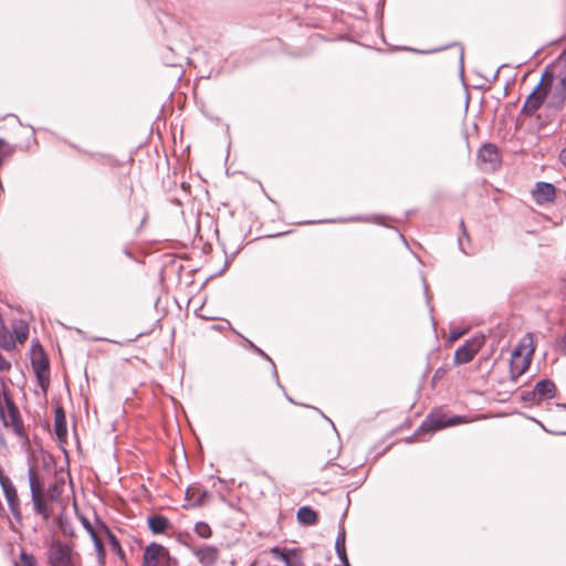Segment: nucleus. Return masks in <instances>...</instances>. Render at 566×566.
<instances>
[{
    "label": "nucleus",
    "mask_w": 566,
    "mask_h": 566,
    "mask_svg": "<svg viewBox=\"0 0 566 566\" xmlns=\"http://www.w3.org/2000/svg\"><path fill=\"white\" fill-rule=\"evenodd\" d=\"M0 421L6 429L11 430L19 439L29 440L20 410L3 378L0 379Z\"/></svg>",
    "instance_id": "obj_1"
},
{
    "label": "nucleus",
    "mask_w": 566,
    "mask_h": 566,
    "mask_svg": "<svg viewBox=\"0 0 566 566\" xmlns=\"http://www.w3.org/2000/svg\"><path fill=\"white\" fill-rule=\"evenodd\" d=\"M535 346L532 334H526L514 348L510 360V377L516 381L531 366Z\"/></svg>",
    "instance_id": "obj_2"
},
{
    "label": "nucleus",
    "mask_w": 566,
    "mask_h": 566,
    "mask_svg": "<svg viewBox=\"0 0 566 566\" xmlns=\"http://www.w3.org/2000/svg\"><path fill=\"white\" fill-rule=\"evenodd\" d=\"M29 486L31 492V501L33 503L34 512L48 520L51 516V511L46 502V493L40 475L34 467L28 470Z\"/></svg>",
    "instance_id": "obj_3"
},
{
    "label": "nucleus",
    "mask_w": 566,
    "mask_h": 566,
    "mask_svg": "<svg viewBox=\"0 0 566 566\" xmlns=\"http://www.w3.org/2000/svg\"><path fill=\"white\" fill-rule=\"evenodd\" d=\"M178 562L170 556L169 551L158 543L146 546L143 556V566H177Z\"/></svg>",
    "instance_id": "obj_4"
},
{
    "label": "nucleus",
    "mask_w": 566,
    "mask_h": 566,
    "mask_svg": "<svg viewBox=\"0 0 566 566\" xmlns=\"http://www.w3.org/2000/svg\"><path fill=\"white\" fill-rule=\"evenodd\" d=\"M77 555L71 544L63 543L59 539L53 541L46 552L50 566H65V564Z\"/></svg>",
    "instance_id": "obj_5"
},
{
    "label": "nucleus",
    "mask_w": 566,
    "mask_h": 566,
    "mask_svg": "<svg viewBox=\"0 0 566 566\" xmlns=\"http://www.w3.org/2000/svg\"><path fill=\"white\" fill-rule=\"evenodd\" d=\"M0 486L2 489L3 495L8 503L9 510L12 516L20 521L22 517L20 499L18 495L17 488L14 486L11 479L4 474L2 468L0 467Z\"/></svg>",
    "instance_id": "obj_6"
},
{
    "label": "nucleus",
    "mask_w": 566,
    "mask_h": 566,
    "mask_svg": "<svg viewBox=\"0 0 566 566\" xmlns=\"http://www.w3.org/2000/svg\"><path fill=\"white\" fill-rule=\"evenodd\" d=\"M484 342V336H474L465 340L454 353V364L463 365L470 363L482 348Z\"/></svg>",
    "instance_id": "obj_7"
},
{
    "label": "nucleus",
    "mask_w": 566,
    "mask_h": 566,
    "mask_svg": "<svg viewBox=\"0 0 566 566\" xmlns=\"http://www.w3.org/2000/svg\"><path fill=\"white\" fill-rule=\"evenodd\" d=\"M464 421V417L461 416L447 418L444 415L430 413L420 426V430L434 432L446 427L455 426Z\"/></svg>",
    "instance_id": "obj_8"
},
{
    "label": "nucleus",
    "mask_w": 566,
    "mask_h": 566,
    "mask_svg": "<svg viewBox=\"0 0 566 566\" xmlns=\"http://www.w3.org/2000/svg\"><path fill=\"white\" fill-rule=\"evenodd\" d=\"M556 394V386L552 380L542 379L536 382L533 390L523 392L524 400L541 402L543 399H551Z\"/></svg>",
    "instance_id": "obj_9"
},
{
    "label": "nucleus",
    "mask_w": 566,
    "mask_h": 566,
    "mask_svg": "<svg viewBox=\"0 0 566 566\" xmlns=\"http://www.w3.org/2000/svg\"><path fill=\"white\" fill-rule=\"evenodd\" d=\"M532 197L538 206L553 203L556 199V187L551 182L538 181L532 190Z\"/></svg>",
    "instance_id": "obj_10"
},
{
    "label": "nucleus",
    "mask_w": 566,
    "mask_h": 566,
    "mask_svg": "<svg viewBox=\"0 0 566 566\" xmlns=\"http://www.w3.org/2000/svg\"><path fill=\"white\" fill-rule=\"evenodd\" d=\"M547 87H548L547 84L545 86H543V80H542L537 84V86L533 90V92L527 96V98L523 105L522 112L527 115H532L533 113H535L542 106V104L544 102V98L547 94Z\"/></svg>",
    "instance_id": "obj_11"
},
{
    "label": "nucleus",
    "mask_w": 566,
    "mask_h": 566,
    "mask_svg": "<svg viewBox=\"0 0 566 566\" xmlns=\"http://www.w3.org/2000/svg\"><path fill=\"white\" fill-rule=\"evenodd\" d=\"M192 554L202 566H216L220 558V551L214 545H201L193 547Z\"/></svg>",
    "instance_id": "obj_12"
},
{
    "label": "nucleus",
    "mask_w": 566,
    "mask_h": 566,
    "mask_svg": "<svg viewBox=\"0 0 566 566\" xmlns=\"http://www.w3.org/2000/svg\"><path fill=\"white\" fill-rule=\"evenodd\" d=\"M478 160L483 164H489L494 169L501 164L500 149L494 144H483L478 151Z\"/></svg>",
    "instance_id": "obj_13"
},
{
    "label": "nucleus",
    "mask_w": 566,
    "mask_h": 566,
    "mask_svg": "<svg viewBox=\"0 0 566 566\" xmlns=\"http://www.w3.org/2000/svg\"><path fill=\"white\" fill-rule=\"evenodd\" d=\"M270 553L277 559L282 560L285 566H303V560L300 552L295 548H281L274 546Z\"/></svg>",
    "instance_id": "obj_14"
},
{
    "label": "nucleus",
    "mask_w": 566,
    "mask_h": 566,
    "mask_svg": "<svg viewBox=\"0 0 566 566\" xmlns=\"http://www.w3.org/2000/svg\"><path fill=\"white\" fill-rule=\"evenodd\" d=\"M33 368L40 386L43 388V390H46V387L49 386L50 375L48 358L43 356L39 360L33 361Z\"/></svg>",
    "instance_id": "obj_15"
},
{
    "label": "nucleus",
    "mask_w": 566,
    "mask_h": 566,
    "mask_svg": "<svg viewBox=\"0 0 566 566\" xmlns=\"http://www.w3.org/2000/svg\"><path fill=\"white\" fill-rule=\"evenodd\" d=\"M147 525L153 534H166L170 527L169 520L161 514H154L147 518Z\"/></svg>",
    "instance_id": "obj_16"
},
{
    "label": "nucleus",
    "mask_w": 566,
    "mask_h": 566,
    "mask_svg": "<svg viewBox=\"0 0 566 566\" xmlns=\"http://www.w3.org/2000/svg\"><path fill=\"white\" fill-rule=\"evenodd\" d=\"M102 532L107 539L112 552L119 558L122 563L126 564V554L115 534L108 526H102Z\"/></svg>",
    "instance_id": "obj_17"
},
{
    "label": "nucleus",
    "mask_w": 566,
    "mask_h": 566,
    "mask_svg": "<svg viewBox=\"0 0 566 566\" xmlns=\"http://www.w3.org/2000/svg\"><path fill=\"white\" fill-rule=\"evenodd\" d=\"M54 432L59 440L65 439L67 434L66 418L62 407H57L54 412Z\"/></svg>",
    "instance_id": "obj_18"
},
{
    "label": "nucleus",
    "mask_w": 566,
    "mask_h": 566,
    "mask_svg": "<svg viewBox=\"0 0 566 566\" xmlns=\"http://www.w3.org/2000/svg\"><path fill=\"white\" fill-rule=\"evenodd\" d=\"M297 521L306 526L315 525L318 521V515L316 511H314L310 506H302L298 509L296 513Z\"/></svg>",
    "instance_id": "obj_19"
},
{
    "label": "nucleus",
    "mask_w": 566,
    "mask_h": 566,
    "mask_svg": "<svg viewBox=\"0 0 566 566\" xmlns=\"http://www.w3.org/2000/svg\"><path fill=\"white\" fill-rule=\"evenodd\" d=\"M91 538L94 544L98 566H106V552L103 543V539L105 538L104 534H98Z\"/></svg>",
    "instance_id": "obj_20"
},
{
    "label": "nucleus",
    "mask_w": 566,
    "mask_h": 566,
    "mask_svg": "<svg viewBox=\"0 0 566 566\" xmlns=\"http://www.w3.org/2000/svg\"><path fill=\"white\" fill-rule=\"evenodd\" d=\"M80 521L85 528V531L90 534L91 537L103 534L102 526H107L103 521L96 517V523L93 525L87 517L84 515L80 516Z\"/></svg>",
    "instance_id": "obj_21"
},
{
    "label": "nucleus",
    "mask_w": 566,
    "mask_h": 566,
    "mask_svg": "<svg viewBox=\"0 0 566 566\" xmlns=\"http://www.w3.org/2000/svg\"><path fill=\"white\" fill-rule=\"evenodd\" d=\"M345 537H346V533H345V530L342 528L337 535V538H336V542H335V549H336V553L339 557V559L346 565L348 566V559H347V555H346V548H345Z\"/></svg>",
    "instance_id": "obj_22"
},
{
    "label": "nucleus",
    "mask_w": 566,
    "mask_h": 566,
    "mask_svg": "<svg viewBox=\"0 0 566 566\" xmlns=\"http://www.w3.org/2000/svg\"><path fill=\"white\" fill-rule=\"evenodd\" d=\"M15 340L23 344L29 337V325L24 321H18L13 324Z\"/></svg>",
    "instance_id": "obj_23"
},
{
    "label": "nucleus",
    "mask_w": 566,
    "mask_h": 566,
    "mask_svg": "<svg viewBox=\"0 0 566 566\" xmlns=\"http://www.w3.org/2000/svg\"><path fill=\"white\" fill-rule=\"evenodd\" d=\"M186 495L189 500L193 501L195 505L200 506L206 503V497L209 495V493L206 490L188 489Z\"/></svg>",
    "instance_id": "obj_24"
},
{
    "label": "nucleus",
    "mask_w": 566,
    "mask_h": 566,
    "mask_svg": "<svg viewBox=\"0 0 566 566\" xmlns=\"http://www.w3.org/2000/svg\"><path fill=\"white\" fill-rule=\"evenodd\" d=\"M193 532L203 539H208L212 536V528L211 526L206 522H197L193 527Z\"/></svg>",
    "instance_id": "obj_25"
},
{
    "label": "nucleus",
    "mask_w": 566,
    "mask_h": 566,
    "mask_svg": "<svg viewBox=\"0 0 566 566\" xmlns=\"http://www.w3.org/2000/svg\"><path fill=\"white\" fill-rule=\"evenodd\" d=\"M563 93H564L563 90L560 87L556 86L554 88L552 99L549 101L548 105L556 107V108H562L566 102V96H564Z\"/></svg>",
    "instance_id": "obj_26"
},
{
    "label": "nucleus",
    "mask_w": 566,
    "mask_h": 566,
    "mask_svg": "<svg viewBox=\"0 0 566 566\" xmlns=\"http://www.w3.org/2000/svg\"><path fill=\"white\" fill-rule=\"evenodd\" d=\"M0 346L6 350H11L15 347V340L7 329L0 335Z\"/></svg>",
    "instance_id": "obj_27"
},
{
    "label": "nucleus",
    "mask_w": 566,
    "mask_h": 566,
    "mask_svg": "<svg viewBox=\"0 0 566 566\" xmlns=\"http://www.w3.org/2000/svg\"><path fill=\"white\" fill-rule=\"evenodd\" d=\"M35 557L24 551L20 553L19 559L15 562V566H35Z\"/></svg>",
    "instance_id": "obj_28"
},
{
    "label": "nucleus",
    "mask_w": 566,
    "mask_h": 566,
    "mask_svg": "<svg viewBox=\"0 0 566 566\" xmlns=\"http://www.w3.org/2000/svg\"><path fill=\"white\" fill-rule=\"evenodd\" d=\"M460 227H461V230H462V235L459 238V247H460V250L468 254L469 253V245L467 247V241L469 242L470 239H469V234H468V231H467V228H465V224H464V221L462 220L460 222Z\"/></svg>",
    "instance_id": "obj_29"
},
{
    "label": "nucleus",
    "mask_w": 566,
    "mask_h": 566,
    "mask_svg": "<svg viewBox=\"0 0 566 566\" xmlns=\"http://www.w3.org/2000/svg\"><path fill=\"white\" fill-rule=\"evenodd\" d=\"M460 227H461V230H462V235L459 238V247H460V250L468 254L469 253V245L467 247V241L469 242L470 239H469V234H468V231H467V228H465V224H464V221L462 220L460 222Z\"/></svg>",
    "instance_id": "obj_30"
},
{
    "label": "nucleus",
    "mask_w": 566,
    "mask_h": 566,
    "mask_svg": "<svg viewBox=\"0 0 566 566\" xmlns=\"http://www.w3.org/2000/svg\"><path fill=\"white\" fill-rule=\"evenodd\" d=\"M62 491H63V483H61V484L55 483V484H53V485L48 488L46 493H48V496L50 497V500L55 501V500L59 499V496L61 495Z\"/></svg>",
    "instance_id": "obj_31"
},
{
    "label": "nucleus",
    "mask_w": 566,
    "mask_h": 566,
    "mask_svg": "<svg viewBox=\"0 0 566 566\" xmlns=\"http://www.w3.org/2000/svg\"><path fill=\"white\" fill-rule=\"evenodd\" d=\"M448 371H449V367H448V366H441V367H439V368L434 371V374H433V376H432V384H433V385H437L440 380H442V379L446 377V375L448 374Z\"/></svg>",
    "instance_id": "obj_32"
},
{
    "label": "nucleus",
    "mask_w": 566,
    "mask_h": 566,
    "mask_svg": "<svg viewBox=\"0 0 566 566\" xmlns=\"http://www.w3.org/2000/svg\"><path fill=\"white\" fill-rule=\"evenodd\" d=\"M247 340V344L248 346L255 353L258 354L259 356H261L262 358L269 360V361H272L271 358L269 357V355L266 353H264L261 348H259L256 345H254L251 340L249 339H245Z\"/></svg>",
    "instance_id": "obj_33"
},
{
    "label": "nucleus",
    "mask_w": 566,
    "mask_h": 566,
    "mask_svg": "<svg viewBox=\"0 0 566 566\" xmlns=\"http://www.w3.org/2000/svg\"><path fill=\"white\" fill-rule=\"evenodd\" d=\"M11 369V363L8 361L1 354H0V371H9Z\"/></svg>",
    "instance_id": "obj_34"
},
{
    "label": "nucleus",
    "mask_w": 566,
    "mask_h": 566,
    "mask_svg": "<svg viewBox=\"0 0 566 566\" xmlns=\"http://www.w3.org/2000/svg\"><path fill=\"white\" fill-rule=\"evenodd\" d=\"M557 86L563 90V92H564L563 94H564V96H566V75L559 80Z\"/></svg>",
    "instance_id": "obj_35"
},
{
    "label": "nucleus",
    "mask_w": 566,
    "mask_h": 566,
    "mask_svg": "<svg viewBox=\"0 0 566 566\" xmlns=\"http://www.w3.org/2000/svg\"><path fill=\"white\" fill-rule=\"evenodd\" d=\"M559 161L566 167V148H563L559 153Z\"/></svg>",
    "instance_id": "obj_36"
},
{
    "label": "nucleus",
    "mask_w": 566,
    "mask_h": 566,
    "mask_svg": "<svg viewBox=\"0 0 566 566\" xmlns=\"http://www.w3.org/2000/svg\"><path fill=\"white\" fill-rule=\"evenodd\" d=\"M461 335H462V333H460V332H455V331H452V332L450 333L449 338H450V340H451V342H454V340H457L458 338H460V337H461Z\"/></svg>",
    "instance_id": "obj_37"
},
{
    "label": "nucleus",
    "mask_w": 566,
    "mask_h": 566,
    "mask_svg": "<svg viewBox=\"0 0 566 566\" xmlns=\"http://www.w3.org/2000/svg\"><path fill=\"white\" fill-rule=\"evenodd\" d=\"M63 530V533L64 534H69V535H72L73 533L72 532H67V530L65 527L62 528Z\"/></svg>",
    "instance_id": "obj_38"
},
{
    "label": "nucleus",
    "mask_w": 566,
    "mask_h": 566,
    "mask_svg": "<svg viewBox=\"0 0 566 566\" xmlns=\"http://www.w3.org/2000/svg\"><path fill=\"white\" fill-rule=\"evenodd\" d=\"M463 55H464V51H463V48H461V54H460L461 61L463 60Z\"/></svg>",
    "instance_id": "obj_39"
},
{
    "label": "nucleus",
    "mask_w": 566,
    "mask_h": 566,
    "mask_svg": "<svg viewBox=\"0 0 566 566\" xmlns=\"http://www.w3.org/2000/svg\"><path fill=\"white\" fill-rule=\"evenodd\" d=\"M439 50H430V51H427L428 53H434V52H438Z\"/></svg>",
    "instance_id": "obj_40"
},
{
    "label": "nucleus",
    "mask_w": 566,
    "mask_h": 566,
    "mask_svg": "<svg viewBox=\"0 0 566 566\" xmlns=\"http://www.w3.org/2000/svg\"><path fill=\"white\" fill-rule=\"evenodd\" d=\"M563 55H565V56H566V50L564 51Z\"/></svg>",
    "instance_id": "obj_41"
}]
</instances>
